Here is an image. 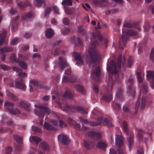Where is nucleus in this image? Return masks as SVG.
<instances>
[{
  "label": "nucleus",
  "instance_id": "obj_45",
  "mask_svg": "<svg viewBox=\"0 0 154 154\" xmlns=\"http://www.w3.org/2000/svg\"><path fill=\"white\" fill-rule=\"evenodd\" d=\"M6 94L7 95L11 98H13L14 97V95L11 92H10L9 91H6Z\"/></svg>",
  "mask_w": 154,
  "mask_h": 154
},
{
  "label": "nucleus",
  "instance_id": "obj_64",
  "mask_svg": "<svg viewBox=\"0 0 154 154\" xmlns=\"http://www.w3.org/2000/svg\"><path fill=\"white\" fill-rule=\"evenodd\" d=\"M65 97L68 98H70L72 97V95L69 94H67Z\"/></svg>",
  "mask_w": 154,
  "mask_h": 154
},
{
  "label": "nucleus",
  "instance_id": "obj_18",
  "mask_svg": "<svg viewBox=\"0 0 154 154\" xmlns=\"http://www.w3.org/2000/svg\"><path fill=\"white\" fill-rule=\"evenodd\" d=\"M90 136H92L96 138H99L101 136L100 134L99 133L94 132H90Z\"/></svg>",
  "mask_w": 154,
  "mask_h": 154
},
{
  "label": "nucleus",
  "instance_id": "obj_60",
  "mask_svg": "<svg viewBox=\"0 0 154 154\" xmlns=\"http://www.w3.org/2000/svg\"><path fill=\"white\" fill-rule=\"evenodd\" d=\"M23 3L22 2H20L17 3V5L20 8H22Z\"/></svg>",
  "mask_w": 154,
  "mask_h": 154
},
{
  "label": "nucleus",
  "instance_id": "obj_14",
  "mask_svg": "<svg viewBox=\"0 0 154 154\" xmlns=\"http://www.w3.org/2000/svg\"><path fill=\"white\" fill-rule=\"evenodd\" d=\"M15 86L18 88L22 89H24L25 87V85L22 81L16 82Z\"/></svg>",
  "mask_w": 154,
  "mask_h": 154
},
{
  "label": "nucleus",
  "instance_id": "obj_41",
  "mask_svg": "<svg viewBox=\"0 0 154 154\" xmlns=\"http://www.w3.org/2000/svg\"><path fill=\"white\" fill-rule=\"evenodd\" d=\"M32 130L35 132H39L40 131V129L35 126H32Z\"/></svg>",
  "mask_w": 154,
  "mask_h": 154
},
{
  "label": "nucleus",
  "instance_id": "obj_27",
  "mask_svg": "<svg viewBox=\"0 0 154 154\" xmlns=\"http://www.w3.org/2000/svg\"><path fill=\"white\" fill-rule=\"evenodd\" d=\"M33 14L32 12H29L28 14H25L24 15H23L22 17L24 19L28 17H32Z\"/></svg>",
  "mask_w": 154,
  "mask_h": 154
},
{
  "label": "nucleus",
  "instance_id": "obj_28",
  "mask_svg": "<svg viewBox=\"0 0 154 154\" xmlns=\"http://www.w3.org/2000/svg\"><path fill=\"white\" fill-rule=\"evenodd\" d=\"M122 43L125 45L127 40V37L126 35H123L122 36Z\"/></svg>",
  "mask_w": 154,
  "mask_h": 154
},
{
  "label": "nucleus",
  "instance_id": "obj_5",
  "mask_svg": "<svg viewBox=\"0 0 154 154\" xmlns=\"http://www.w3.org/2000/svg\"><path fill=\"white\" fill-rule=\"evenodd\" d=\"M112 81L111 80H110L108 84L107 91L109 93L110 92L112 88ZM111 98V95L109 94L108 95L105 96L103 97V99L106 101H108Z\"/></svg>",
  "mask_w": 154,
  "mask_h": 154
},
{
  "label": "nucleus",
  "instance_id": "obj_26",
  "mask_svg": "<svg viewBox=\"0 0 154 154\" xmlns=\"http://www.w3.org/2000/svg\"><path fill=\"white\" fill-rule=\"evenodd\" d=\"M127 123L126 122H123V128L124 130L126 132V134L128 135V129L127 128Z\"/></svg>",
  "mask_w": 154,
  "mask_h": 154
},
{
  "label": "nucleus",
  "instance_id": "obj_48",
  "mask_svg": "<svg viewBox=\"0 0 154 154\" xmlns=\"http://www.w3.org/2000/svg\"><path fill=\"white\" fill-rule=\"evenodd\" d=\"M51 10V8L50 7L47 8L45 11V15H48Z\"/></svg>",
  "mask_w": 154,
  "mask_h": 154
},
{
  "label": "nucleus",
  "instance_id": "obj_43",
  "mask_svg": "<svg viewBox=\"0 0 154 154\" xmlns=\"http://www.w3.org/2000/svg\"><path fill=\"white\" fill-rule=\"evenodd\" d=\"M11 151V149L10 147L8 146L6 147V154H9Z\"/></svg>",
  "mask_w": 154,
  "mask_h": 154
},
{
  "label": "nucleus",
  "instance_id": "obj_52",
  "mask_svg": "<svg viewBox=\"0 0 154 154\" xmlns=\"http://www.w3.org/2000/svg\"><path fill=\"white\" fill-rule=\"evenodd\" d=\"M19 75L20 77L23 78L26 76V74L24 73L19 72Z\"/></svg>",
  "mask_w": 154,
  "mask_h": 154
},
{
  "label": "nucleus",
  "instance_id": "obj_59",
  "mask_svg": "<svg viewBox=\"0 0 154 154\" xmlns=\"http://www.w3.org/2000/svg\"><path fill=\"white\" fill-rule=\"evenodd\" d=\"M115 2L118 4H121L122 3V0H113Z\"/></svg>",
  "mask_w": 154,
  "mask_h": 154
},
{
  "label": "nucleus",
  "instance_id": "obj_21",
  "mask_svg": "<svg viewBox=\"0 0 154 154\" xmlns=\"http://www.w3.org/2000/svg\"><path fill=\"white\" fill-rule=\"evenodd\" d=\"M137 132L138 135V138L140 142H142L143 141L142 137V131L141 130H137Z\"/></svg>",
  "mask_w": 154,
  "mask_h": 154
},
{
  "label": "nucleus",
  "instance_id": "obj_3",
  "mask_svg": "<svg viewBox=\"0 0 154 154\" xmlns=\"http://www.w3.org/2000/svg\"><path fill=\"white\" fill-rule=\"evenodd\" d=\"M146 78L147 80L150 81V85L154 89V73L151 71H146Z\"/></svg>",
  "mask_w": 154,
  "mask_h": 154
},
{
  "label": "nucleus",
  "instance_id": "obj_6",
  "mask_svg": "<svg viewBox=\"0 0 154 154\" xmlns=\"http://www.w3.org/2000/svg\"><path fill=\"white\" fill-rule=\"evenodd\" d=\"M57 138L59 141L62 143L63 144H68L69 142L67 137L63 134L58 135Z\"/></svg>",
  "mask_w": 154,
  "mask_h": 154
},
{
  "label": "nucleus",
  "instance_id": "obj_44",
  "mask_svg": "<svg viewBox=\"0 0 154 154\" xmlns=\"http://www.w3.org/2000/svg\"><path fill=\"white\" fill-rule=\"evenodd\" d=\"M58 125L60 127H63L66 126V124L65 123L60 121L58 124Z\"/></svg>",
  "mask_w": 154,
  "mask_h": 154
},
{
  "label": "nucleus",
  "instance_id": "obj_2",
  "mask_svg": "<svg viewBox=\"0 0 154 154\" xmlns=\"http://www.w3.org/2000/svg\"><path fill=\"white\" fill-rule=\"evenodd\" d=\"M35 107L40 109L41 110L40 111H39L38 112V111L37 109H36L35 110V113L39 116H41L42 117V116H43V112L49 114L51 112L50 110L48 109L46 107H43L39 105H35Z\"/></svg>",
  "mask_w": 154,
  "mask_h": 154
},
{
  "label": "nucleus",
  "instance_id": "obj_34",
  "mask_svg": "<svg viewBox=\"0 0 154 154\" xmlns=\"http://www.w3.org/2000/svg\"><path fill=\"white\" fill-rule=\"evenodd\" d=\"M36 4L38 6H40L42 4L44 3V1L43 0H35Z\"/></svg>",
  "mask_w": 154,
  "mask_h": 154
},
{
  "label": "nucleus",
  "instance_id": "obj_32",
  "mask_svg": "<svg viewBox=\"0 0 154 154\" xmlns=\"http://www.w3.org/2000/svg\"><path fill=\"white\" fill-rule=\"evenodd\" d=\"M43 127L45 129L47 130H50L52 128L51 125H50L48 123L45 122L43 125Z\"/></svg>",
  "mask_w": 154,
  "mask_h": 154
},
{
  "label": "nucleus",
  "instance_id": "obj_54",
  "mask_svg": "<svg viewBox=\"0 0 154 154\" xmlns=\"http://www.w3.org/2000/svg\"><path fill=\"white\" fill-rule=\"evenodd\" d=\"M41 55L39 54L35 53L33 54L32 57L33 58H39L40 57Z\"/></svg>",
  "mask_w": 154,
  "mask_h": 154
},
{
  "label": "nucleus",
  "instance_id": "obj_16",
  "mask_svg": "<svg viewBox=\"0 0 154 154\" xmlns=\"http://www.w3.org/2000/svg\"><path fill=\"white\" fill-rule=\"evenodd\" d=\"M7 34L6 31H4L2 32L1 35L0 33V46L2 44L3 42L4 38Z\"/></svg>",
  "mask_w": 154,
  "mask_h": 154
},
{
  "label": "nucleus",
  "instance_id": "obj_15",
  "mask_svg": "<svg viewBox=\"0 0 154 154\" xmlns=\"http://www.w3.org/2000/svg\"><path fill=\"white\" fill-rule=\"evenodd\" d=\"M106 146V144L105 142L101 141L97 143V147L100 149H103L105 148Z\"/></svg>",
  "mask_w": 154,
  "mask_h": 154
},
{
  "label": "nucleus",
  "instance_id": "obj_62",
  "mask_svg": "<svg viewBox=\"0 0 154 154\" xmlns=\"http://www.w3.org/2000/svg\"><path fill=\"white\" fill-rule=\"evenodd\" d=\"M67 122L70 124H72V120L70 118H68L67 119Z\"/></svg>",
  "mask_w": 154,
  "mask_h": 154
},
{
  "label": "nucleus",
  "instance_id": "obj_39",
  "mask_svg": "<svg viewBox=\"0 0 154 154\" xmlns=\"http://www.w3.org/2000/svg\"><path fill=\"white\" fill-rule=\"evenodd\" d=\"M63 24L65 25H67L69 23V19L66 18H64L63 21Z\"/></svg>",
  "mask_w": 154,
  "mask_h": 154
},
{
  "label": "nucleus",
  "instance_id": "obj_22",
  "mask_svg": "<svg viewBox=\"0 0 154 154\" xmlns=\"http://www.w3.org/2000/svg\"><path fill=\"white\" fill-rule=\"evenodd\" d=\"M38 85V84L35 80L32 79L30 81L29 86L31 87L30 90H31V88L33 86H37Z\"/></svg>",
  "mask_w": 154,
  "mask_h": 154
},
{
  "label": "nucleus",
  "instance_id": "obj_36",
  "mask_svg": "<svg viewBox=\"0 0 154 154\" xmlns=\"http://www.w3.org/2000/svg\"><path fill=\"white\" fill-rule=\"evenodd\" d=\"M150 28V25L149 24H146L144 26V30L145 32L148 31Z\"/></svg>",
  "mask_w": 154,
  "mask_h": 154
},
{
  "label": "nucleus",
  "instance_id": "obj_38",
  "mask_svg": "<svg viewBox=\"0 0 154 154\" xmlns=\"http://www.w3.org/2000/svg\"><path fill=\"white\" fill-rule=\"evenodd\" d=\"M137 79L138 81L139 82H141L142 81V78L140 76V72H137Z\"/></svg>",
  "mask_w": 154,
  "mask_h": 154
},
{
  "label": "nucleus",
  "instance_id": "obj_56",
  "mask_svg": "<svg viewBox=\"0 0 154 154\" xmlns=\"http://www.w3.org/2000/svg\"><path fill=\"white\" fill-rule=\"evenodd\" d=\"M84 145L85 147H86L87 149H88L89 148L88 143L87 142L85 141L84 142Z\"/></svg>",
  "mask_w": 154,
  "mask_h": 154
},
{
  "label": "nucleus",
  "instance_id": "obj_63",
  "mask_svg": "<svg viewBox=\"0 0 154 154\" xmlns=\"http://www.w3.org/2000/svg\"><path fill=\"white\" fill-rule=\"evenodd\" d=\"M76 43L77 42L79 45H80L81 43V40L79 38H77L76 39Z\"/></svg>",
  "mask_w": 154,
  "mask_h": 154
},
{
  "label": "nucleus",
  "instance_id": "obj_40",
  "mask_svg": "<svg viewBox=\"0 0 154 154\" xmlns=\"http://www.w3.org/2000/svg\"><path fill=\"white\" fill-rule=\"evenodd\" d=\"M5 105L6 107V108L8 109V106H12L13 105V104L9 102H5Z\"/></svg>",
  "mask_w": 154,
  "mask_h": 154
},
{
  "label": "nucleus",
  "instance_id": "obj_12",
  "mask_svg": "<svg viewBox=\"0 0 154 154\" xmlns=\"http://www.w3.org/2000/svg\"><path fill=\"white\" fill-rule=\"evenodd\" d=\"M71 73V69L70 68L68 67L67 69L65 70V75L63 78V80L64 81H69L68 78L66 75H69Z\"/></svg>",
  "mask_w": 154,
  "mask_h": 154
},
{
  "label": "nucleus",
  "instance_id": "obj_17",
  "mask_svg": "<svg viewBox=\"0 0 154 154\" xmlns=\"http://www.w3.org/2000/svg\"><path fill=\"white\" fill-rule=\"evenodd\" d=\"M32 140L36 143H38L41 141V140L38 137L35 136H31L29 138V141L31 142V140Z\"/></svg>",
  "mask_w": 154,
  "mask_h": 154
},
{
  "label": "nucleus",
  "instance_id": "obj_24",
  "mask_svg": "<svg viewBox=\"0 0 154 154\" xmlns=\"http://www.w3.org/2000/svg\"><path fill=\"white\" fill-rule=\"evenodd\" d=\"M75 88L76 90L81 92H83L84 91L83 87L80 85H76L75 87Z\"/></svg>",
  "mask_w": 154,
  "mask_h": 154
},
{
  "label": "nucleus",
  "instance_id": "obj_31",
  "mask_svg": "<svg viewBox=\"0 0 154 154\" xmlns=\"http://www.w3.org/2000/svg\"><path fill=\"white\" fill-rule=\"evenodd\" d=\"M20 65L23 69H26L27 68V64L26 63L24 62H20Z\"/></svg>",
  "mask_w": 154,
  "mask_h": 154
},
{
  "label": "nucleus",
  "instance_id": "obj_55",
  "mask_svg": "<svg viewBox=\"0 0 154 154\" xmlns=\"http://www.w3.org/2000/svg\"><path fill=\"white\" fill-rule=\"evenodd\" d=\"M79 112L82 113L86 114L87 113V112L86 111H85L83 109L81 108H79Z\"/></svg>",
  "mask_w": 154,
  "mask_h": 154
},
{
  "label": "nucleus",
  "instance_id": "obj_8",
  "mask_svg": "<svg viewBox=\"0 0 154 154\" xmlns=\"http://www.w3.org/2000/svg\"><path fill=\"white\" fill-rule=\"evenodd\" d=\"M73 55L76 60V64L78 66L81 65L83 64V60L80 57V54L78 53L75 52L72 54Z\"/></svg>",
  "mask_w": 154,
  "mask_h": 154
},
{
  "label": "nucleus",
  "instance_id": "obj_49",
  "mask_svg": "<svg viewBox=\"0 0 154 154\" xmlns=\"http://www.w3.org/2000/svg\"><path fill=\"white\" fill-rule=\"evenodd\" d=\"M105 1V0H96L95 1L94 3L96 4H99Z\"/></svg>",
  "mask_w": 154,
  "mask_h": 154
},
{
  "label": "nucleus",
  "instance_id": "obj_1",
  "mask_svg": "<svg viewBox=\"0 0 154 154\" xmlns=\"http://www.w3.org/2000/svg\"><path fill=\"white\" fill-rule=\"evenodd\" d=\"M131 26V24L130 23L126 22L124 23L123 25V32L129 35H134L137 34V32L135 30H130L129 31H128L126 30V28L130 27Z\"/></svg>",
  "mask_w": 154,
  "mask_h": 154
},
{
  "label": "nucleus",
  "instance_id": "obj_58",
  "mask_svg": "<svg viewBox=\"0 0 154 154\" xmlns=\"http://www.w3.org/2000/svg\"><path fill=\"white\" fill-rule=\"evenodd\" d=\"M132 61L131 60H130L128 61V66L130 67L132 65Z\"/></svg>",
  "mask_w": 154,
  "mask_h": 154
},
{
  "label": "nucleus",
  "instance_id": "obj_42",
  "mask_svg": "<svg viewBox=\"0 0 154 154\" xmlns=\"http://www.w3.org/2000/svg\"><path fill=\"white\" fill-rule=\"evenodd\" d=\"M51 8V10L54 11L55 13L57 14H59V13L58 9L56 6H54L52 7Z\"/></svg>",
  "mask_w": 154,
  "mask_h": 154
},
{
  "label": "nucleus",
  "instance_id": "obj_13",
  "mask_svg": "<svg viewBox=\"0 0 154 154\" xmlns=\"http://www.w3.org/2000/svg\"><path fill=\"white\" fill-rule=\"evenodd\" d=\"M54 33V31L51 28H48L45 31V36L47 37H50L53 35Z\"/></svg>",
  "mask_w": 154,
  "mask_h": 154
},
{
  "label": "nucleus",
  "instance_id": "obj_50",
  "mask_svg": "<svg viewBox=\"0 0 154 154\" xmlns=\"http://www.w3.org/2000/svg\"><path fill=\"white\" fill-rule=\"evenodd\" d=\"M17 42V38H14L11 41V44L13 45H15Z\"/></svg>",
  "mask_w": 154,
  "mask_h": 154
},
{
  "label": "nucleus",
  "instance_id": "obj_10",
  "mask_svg": "<svg viewBox=\"0 0 154 154\" xmlns=\"http://www.w3.org/2000/svg\"><path fill=\"white\" fill-rule=\"evenodd\" d=\"M59 66L61 69L68 67V65L64 57H60L59 58Z\"/></svg>",
  "mask_w": 154,
  "mask_h": 154
},
{
  "label": "nucleus",
  "instance_id": "obj_53",
  "mask_svg": "<svg viewBox=\"0 0 154 154\" xmlns=\"http://www.w3.org/2000/svg\"><path fill=\"white\" fill-rule=\"evenodd\" d=\"M116 151L113 149L110 148V149L109 154H116Z\"/></svg>",
  "mask_w": 154,
  "mask_h": 154
},
{
  "label": "nucleus",
  "instance_id": "obj_30",
  "mask_svg": "<svg viewBox=\"0 0 154 154\" xmlns=\"http://www.w3.org/2000/svg\"><path fill=\"white\" fill-rule=\"evenodd\" d=\"M133 137L131 136L130 137L128 141L129 148H131L132 147L133 144Z\"/></svg>",
  "mask_w": 154,
  "mask_h": 154
},
{
  "label": "nucleus",
  "instance_id": "obj_7",
  "mask_svg": "<svg viewBox=\"0 0 154 154\" xmlns=\"http://www.w3.org/2000/svg\"><path fill=\"white\" fill-rule=\"evenodd\" d=\"M107 70L112 74L116 73L119 70H116V63L114 61L112 62L109 68H107Z\"/></svg>",
  "mask_w": 154,
  "mask_h": 154
},
{
  "label": "nucleus",
  "instance_id": "obj_37",
  "mask_svg": "<svg viewBox=\"0 0 154 154\" xmlns=\"http://www.w3.org/2000/svg\"><path fill=\"white\" fill-rule=\"evenodd\" d=\"M14 138L15 140L17 142H20L22 139L21 137H20L19 136L17 135H14Z\"/></svg>",
  "mask_w": 154,
  "mask_h": 154
},
{
  "label": "nucleus",
  "instance_id": "obj_33",
  "mask_svg": "<svg viewBox=\"0 0 154 154\" xmlns=\"http://www.w3.org/2000/svg\"><path fill=\"white\" fill-rule=\"evenodd\" d=\"M98 121H100L101 122L103 121H104V122H105L107 124H108L110 126H112V124L107 119H105L103 120V119L102 118H101L100 119H99V120H98Z\"/></svg>",
  "mask_w": 154,
  "mask_h": 154
},
{
  "label": "nucleus",
  "instance_id": "obj_19",
  "mask_svg": "<svg viewBox=\"0 0 154 154\" xmlns=\"http://www.w3.org/2000/svg\"><path fill=\"white\" fill-rule=\"evenodd\" d=\"M100 68L99 67H98L93 72L92 75L94 76H95L97 77H98L100 75Z\"/></svg>",
  "mask_w": 154,
  "mask_h": 154
},
{
  "label": "nucleus",
  "instance_id": "obj_51",
  "mask_svg": "<svg viewBox=\"0 0 154 154\" xmlns=\"http://www.w3.org/2000/svg\"><path fill=\"white\" fill-rule=\"evenodd\" d=\"M154 52V48L151 51L150 53V57L152 58V61L154 63V57L153 58L152 57V55Z\"/></svg>",
  "mask_w": 154,
  "mask_h": 154
},
{
  "label": "nucleus",
  "instance_id": "obj_9",
  "mask_svg": "<svg viewBox=\"0 0 154 154\" xmlns=\"http://www.w3.org/2000/svg\"><path fill=\"white\" fill-rule=\"evenodd\" d=\"M12 50V48L10 47H4L2 49H0V53L3 55V56L2 57V61L5 60V57L4 55V53L9 51H10Z\"/></svg>",
  "mask_w": 154,
  "mask_h": 154
},
{
  "label": "nucleus",
  "instance_id": "obj_4",
  "mask_svg": "<svg viewBox=\"0 0 154 154\" xmlns=\"http://www.w3.org/2000/svg\"><path fill=\"white\" fill-rule=\"evenodd\" d=\"M88 53L90 57L92 58H97L99 55L96 49L93 48H90L88 49Z\"/></svg>",
  "mask_w": 154,
  "mask_h": 154
},
{
  "label": "nucleus",
  "instance_id": "obj_20",
  "mask_svg": "<svg viewBox=\"0 0 154 154\" xmlns=\"http://www.w3.org/2000/svg\"><path fill=\"white\" fill-rule=\"evenodd\" d=\"M61 4L63 5H71L72 4V1L71 0H63Z\"/></svg>",
  "mask_w": 154,
  "mask_h": 154
},
{
  "label": "nucleus",
  "instance_id": "obj_25",
  "mask_svg": "<svg viewBox=\"0 0 154 154\" xmlns=\"http://www.w3.org/2000/svg\"><path fill=\"white\" fill-rule=\"evenodd\" d=\"M8 111L10 113L13 114H16L17 113H20V111L17 108L15 109L14 110V109H9Z\"/></svg>",
  "mask_w": 154,
  "mask_h": 154
},
{
  "label": "nucleus",
  "instance_id": "obj_11",
  "mask_svg": "<svg viewBox=\"0 0 154 154\" xmlns=\"http://www.w3.org/2000/svg\"><path fill=\"white\" fill-rule=\"evenodd\" d=\"M116 144L118 146H122L123 145L122 137L120 135H116Z\"/></svg>",
  "mask_w": 154,
  "mask_h": 154
},
{
  "label": "nucleus",
  "instance_id": "obj_47",
  "mask_svg": "<svg viewBox=\"0 0 154 154\" xmlns=\"http://www.w3.org/2000/svg\"><path fill=\"white\" fill-rule=\"evenodd\" d=\"M141 91V92H143L144 94L146 93L147 92V86L145 88H143Z\"/></svg>",
  "mask_w": 154,
  "mask_h": 154
},
{
  "label": "nucleus",
  "instance_id": "obj_29",
  "mask_svg": "<svg viewBox=\"0 0 154 154\" xmlns=\"http://www.w3.org/2000/svg\"><path fill=\"white\" fill-rule=\"evenodd\" d=\"M146 103V98L144 97H143L142 98L141 107L143 108L145 106Z\"/></svg>",
  "mask_w": 154,
  "mask_h": 154
},
{
  "label": "nucleus",
  "instance_id": "obj_23",
  "mask_svg": "<svg viewBox=\"0 0 154 154\" xmlns=\"http://www.w3.org/2000/svg\"><path fill=\"white\" fill-rule=\"evenodd\" d=\"M61 32L63 34L66 35L67 34L70 32V30L68 28H63L62 29Z\"/></svg>",
  "mask_w": 154,
  "mask_h": 154
},
{
  "label": "nucleus",
  "instance_id": "obj_57",
  "mask_svg": "<svg viewBox=\"0 0 154 154\" xmlns=\"http://www.w3.org/2000/svg\"><path fill=\"white\" fill-rule=\"evenodd\" d=\"M140 104V101L139 100L137 101L136 104H135V107L136 108H138V107L139 106Z\"/></svg>",
  "mask_w": 154,
  "mask_h": 154
},
{
  "label": "nucleus",
  "instance_id": "obj_46",
  "mask_svg": "<svg viewBox=\"0 0 154 154\" xmlns=\"http://www.w3.org/2000/svg\"><path fill=\"white\" fill-rule=\"evenodd\" d=\"M82 6L83 8L86 10H87L88 9H89L90 8L89 5L87 3H86L84 5H82Z\"/></svg>",
  "mask_w": 154,
  "mask_h": 154
},
{
  "label": "nucleus",
  "instance_id": "obj_35",
  "mask_svg": "<svg viewBox=\"0 0 154 154\" xmlns=\"http://www.w3.org/2000/svg\"><path fill=\"white\" fill-rule=\"evenodd\" d=\"M0 66L2 69L5 71L8 70L10 69V68L9 66L4 65H1Z\"/></svg>",
  "mask_w": 154,
  "mask_h": 154
},
{
  "label": "nucleus",
  "instance_id": "obj_61",
  "mask_svg": "<svg viewBox=\"0 0 154 154\" xmlns=\"http://www.w3.org/2000/svg\"><path fill=\"white\" fill-rule=\"evenodd\" d=\"M15 12V10L14 9H11L10 11L11 14H13Z\"/></svg>",
  "mask_w": 154,
  "mask_h": 154
}]
</instances>
